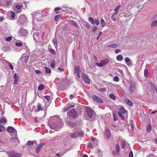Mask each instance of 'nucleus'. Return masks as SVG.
<instances>
[{
  "label": "nucleus",
  "instance_id": "39",
  "mask_svg": "<svg viewBox=\"0 0 157 157\" xmlns=\"http://www.w3.org/2000/svg\"><path fill=\"white\" fill-rule=\"evenodd\" d=\"M61 17L60 15H57L54 17V19L55 21H57Z\"/></svg>",
  "mask_w": 157,
  "mask_h": 157
},
{
  "label": "nucleus",
  "instance_id": "61",
  "mask_svg": "<svg viewBox=\"0 0 157 157\" xmlns=\"http://www.w3.org/2000/svg\"><path fill=\"white\" fill-rule=\"evenodd\" d=\"M75 75H77L78 78H79L80 77L79 72H78L77 73H74Z\"/></svg>",
  "mask_w": 157,
  "mask_h": 157
},
{
  "label": "nucleus",
  "instance_id": "11",
  "mask_svg": "<svg viewBox=\"0 0 157 157\" xmlns=\"http://www.w3.org/2000/svg\"><path fill=\"white\" fill-rule=\"evenodd\" d=\"M86 111L89 117L91 118L92 116V109L90 108H86Z\"/></svg>",
  "mask_w": 157,
  "mask_h": 157
},
{
  "label": "nucleus",
  "instance_id": "13",
  "mask_svg": "<svg viewBox=\"0 0 157 157\" xmlns=\"http://www.w3.org/2000/svg\"><path fill=\"white\" fill-rule=\"evenodd\" d=\"M19 21L21 23H24L26 21V17L24 15L21 16L19 18Z\"/></svg>",
  "mask_w": 157,
  "mask_h": 157
},
{
  "label": "nucleus",
  "instance_id": "21",
  "mask_svg": "<svg viewBox=\"0 0 157 157\" xmlns=\"http://www.w3.org/2000/svg\"><path fill=\"white\" fill-rule=\"evenodd\" d=\"M119 46V45L117 44H113L109 45L108 47L113 48H114L117 47Z\"/></svg>",
  "mask_w": 157,
  "mask_h": 157
},
{
  "label": "nucleus",
  "instance_id": "38",
  "mask_svg": "<svg viewBox=\"0 0 157 157\" xmlns=\"http://www.w3.org/2000/svg\"><path fill=\"white\" fill-rule=\"evenodd\" d=\"M117 59L118 60L121 61L123 59V57L122 55H119L117 56Z\"/></svg>",
  "mask_w": 157,
  "mask_h": 157
},
{
  "label": "nucleus",
  "instance_id": "48",
  "mask_svg": "<svg viewBox=\"0 0 157 157\" xmlns=\"http://www.w3.org/2000/svg\"><path fill=\"white\" fill-rule=\"evenodd\" d=\"M49 52L52 54L55 55V51L52 49H50L49 50Z\"/></svg>",
  "mask_w": 157,
  "mask_h": 157
},
{
  "label": "nucleus",
  "instance_id": "35",
  "mask_svg": "<svg viewBox=\"0 0 157 157\" xmlns=\"http://www.w3.org/2000/svg\"><path fill=\"white\" fill-rule=\"evenodd\" d=\"M45 86L44 85H40L38 87V90L40 91L44 89Z\"/></svg>",
  "mask_w": 157,
  "mask_h": 157
},
{
  "label": "nucleus",
  "instance_id": "62",
  "mask_svg": "<svg viewBox=\"0 0 157 157\" xmlns=\"http://www.w3.org/2000/svg\"><path fill=\"white\" fill-rule=\"evenodd\" d=\"M61 8H60L59 7H56L54 11L55 12H56L57 11H58V10H61Z\"/></svg>",
  "mask_w": 157,
  "mask_h": 157
},
{
  "label": "nucleus",
  "instance_id": "34",
  "mask_svg": "<svg viewBox=\"0 0 157 157\" xmlns=\"http://www.w3.org/2000/svg\"><path fill=\"white\" fill-rule=\"evenodd\" d=\"M6 6H8L12 4L11 0H6Z\"/></svg>",
  "mask_w": 157,
  "mask_h": 157
},
{
  "label": "nucleus",
  "instance_id": "18",
  "mask_svg": "<svg viewBox=\"0 0 157 157\" xmlns=\"http://www.w3.org/2000/svg\"><path fill=\"white\" fill-rule=\"evenodd\" d=\"M50 126L51 128L56 129L57 128V125L55 123H52L50 124Z\"/></svg>",
  "mask_w": 157,
  "mask_h": 157
},
{
  "label": "nucleus",
  "instance_id": "25",
  "mask_svg": "<svg viewBox=\"0 0 157 157\" xmlns=\"http://www.w3.org/2000/svg\"><path fill=\"white\" fill-rule=\"evenodd\" d=\"M80 68L78 66H76L75 67L74 69V73L79 72Z\"/></svg>",
  "mask_w": 157,
  "mask_h": 157
},
{
  "label": "nucleus",
  "instance_id": "28",
  "mask_svg": "<svg viewBox=\"0 0 157 157\" xmlns=\"http://www.w3.org/2000/svg\"><path fill=\"white\" fill-rule=\"evenodd\" d=\"M126 145V142L124 140H122L121 143V147L122 148H124Z\"/></svg>",
  "mask_w": 157,
  "mask_h": 157
},
{
  "label": "nucleus",
  "instance_id": "53",
  "mask_svg": "<svg viewBox=\"0 0 157 157\" xmlns=\"http://www.w3.org/2000/svg\"><path fill=\"white\" fill-rule=\"evenodd\" d=\"M121 6H117L114 9V10L115 12H117L119 10L120 7Z\"/></svg>",
  "mask_w": 157,
  "mask_h": 157
},
{
  "label": "nucleus",
  "instance_id": "59",
  "mask_svg": "<svg viewBox=\"0 0 157 157\" xmlns=\"http://www.w3.org/2000/svg\"><path fill=\"white\" fill-rule=\"evenodd\" d=\"M129 157H133V153L132 151H131L129 153Z\"/></svg>",
  "mask_w": 157,
  "mask_h": 157
},
{
  "label": "nucleus",
  "instance_id": "22",
  "mask_svg": "<svg viewBox=\"0 0 157 157\" xmlns=\"http://www.w3.org/2000/svg\"><path fill=\"white\" fill-rule=\"evenodd\" d=\"M39 35V33L37 32L35 33L33 35V36L34 40H36L37 39H38Z\"/></svg>",
  "mask_w": 157,
  "mask_h": 157
},
{
  "label": "nucleus",
  "instance_id": "32",
  "mask_svg": "<svg viewBox=\"0 0 157 157\" xmlns=\"http://www.w3.org/2000/svg\"><path fill=\"white\" fill-rule=\"evenodd\" d=\"M71 138H76L78 137V136L77 135V132L71 134Z\"/></svg>",
  "mask_w": 157,
  "mask_h": 157
},
{
  "label": "nucleus",
  "instance_id": "4",
  "mask_svg": "<svg viewBox=\"0 0 157 157\" xmlns=\"http://www.w3.org/2000/svg\"><path fill=\"white\" fill-rule=\"evenodd\" d=\"M21 156L20 154L12 151L9 153V156L10 157H20Z\"/></svg>",
  "mask_w": 157,
  "mask_h": 157
},
{
  "label": "nucleus",
  "instance_id": "16",
  "mask_svg": "<svg viewBox=\"0 0 157 157\" xmlns=\"http://www.w3.org/2000/svg\"><path fill=\"white\" fill-rule=\"evenodd\" d=\"M105 134L106 136L107 139H109L110 138V131L108 129H107L105 131Z\"/></svg>",
  "mask_w": 157,
  "mask_h": 157
},
{
  "label": "nucleus",
  "instance_id": "52",
  "mask_svg": "<svg viewBox=\"0 0 157 157\" xmlns=\"http://www.w3.org/2000/svg\"><path fill=\"white\" fill-rule=\"evenodd\" d=\"M88 147L90 149H93V146L92 144L90 143H89L88 144Z\"/></svg>",
  "mask_w": 157,
  "mask_h": 157
},
{
  "label": "nucleus",
  "instance_id": "1",
  "mask_svg": "<svg viewBox=\"0 0 157 157\" xmlns=\"http://www.w3.org/2000/svg\"><path fill=\"white\" fill-rule=\"evenodd\" d=\"M92 98L94 101L100 103H103V101L98 96L94 94H93L91 95Z\"/></svg>",
  "mask_w": 157,
  "mask_h": 157
},
{
  "label": "nucleus",
  "instance_id": "63",
  "mask_svg": "<svg viewBox=\"0 0 157 157\" xmlns=\"http://www.w3.org/2000/svg\"><path fill=\"white\" fill-rule=\"evenodd\" d=\"M121 52V50L119 49H116L115 51V53L117 54L119 52Z\"/></svg>",
  "mask_w": 157,
  "mask_h": 157
},
{
  "label": "nucleus",
  "instance_id": "36",
  "mask_svg": "<svg viewBox=\"0 0 157 157\" xmlns=\"http://www.w3.org/2000/svg\"><path fill=\"white\" fill-rule=\"evenodd\" d=\"M117 114L122 119V120H124L125 119V117L124 116L121 112H120L119 111H118L117 112Z\"/></svg>",
  "mask_w": 157,
  "mask_h": 157
},
{
  "label": "nucleus",
  "instance_id": "45",
  "mask_svg": "<svg viewBox=\"0 0 157 157\" xmlns=\"http://www.w3.org/2000/svg\"><path fill=\"white\" fill-rule=\"evenodd\" d=\"M151 127L150 125H148L147 126V130L148 132H150L151 130Z\"/></svg>",
  "mask_w": 157,
  "mask_h": 157
},
{
  "label": "nucleus",
  "instance_id": "30",
  "mask_svg": "<svg viewBox=\"0 0 157 157\" xmlns=\"http://www.w3.org/2000/svg\"><path fill=\"white\" fill-rule=\"evenodd\" d=\"M77 135L78 136L81 137H84V133L81 132H77Z\"/></svg>",
  "mask_w": 157,
  "mask_h": 157
},
{
  "label": "nucleus",
  "instance_id": "2",
  "mask_svg": "<svg viewBox=\"0 0 157 157\" xmlns=\"http://www.w3.org/2000/svg\"><path fill=\"white\" fill-rule=\"evenodd\" d=\"M136 85L135 82L131 81L130 83V85L129 87L131 93L134 92L136 91Z\"/></svg>",
  "mask_w": 157,
  "mask_h": 157
},
{
  "label": "nucleus",
  "instance_id": "55",
  "mask_svg": "<svg viewBox=\"0 0 157 157\" xmlns=\"http://www.w3.org/2000/svg\"><path fill=\"white\" fill-rule=\"evenodd\" d=\"M96 65L97 66H99V67H102V66H104L102 64L101 62L100 63H97Z\"/></svg>",
  "mask_w": 157,
  "mask_h": 157
},
{
  "label": "nucleus",
  "instance_id": "40",
  "mask_svg": "<svg viewBox=\"0 0 157 157\" xmlns=\"http://www.w3.org/2000/svg\"><path fill=\"white\" fill-rule=\"evenodd\" d=\"M42 110L43 109L41 108V105L39 103H38V105H37V112H38L40 110Z\"/></svg>",
  "mask_w": 157,
  "mask_h": 157
},
{
  "label": "nucleus",
  "instance_id": "51",
  "mask_svg": "<svg viewBox=\"0 0 157 157\" xmlns=\"http://www.w3.org/2000/svg\"><path fill=\"white\" fill-rule=\"evenodd\" d=\"M12 40V37L10 36H9L6 38V40L7 41H10Z\"/></svg>",
  "mask_w": 157,
  "mask_h": 157
},
{
  "label": "nucleus",
  "instance_id": "23",
  "mask_svg": "<svg viewBox=\"0 0 157 157\" xmlns=\"http://www.w3.org/2000/svg\"><path fill=\"white\" fill-rule=\"evenodd\" d=\"M101 62L102 63L103 65L104 66L108 63L109 59H105L101 61Z\"/></svg>",
  "mask_w": 157,
  "mask_h": 157
},
{
  "label": "nucleus",
  "instance_id": "3",
  "mask_svg": "<svg viewBox=\"0 0 157 157\" xmlns=\"http://www.w3.org/2000/svg\"><path fill=\"white\" fill-rule=\"evenodd\" d=\"M82 77L86 84H89L90 83V80L86 75L83 73L82 75Z\"/></svg>",
  "mask_w": 157,
  "mask_h": 157
},
{
  "label": "nucleus",
  "instance_id": "31",
  "mask_svg": "<svg viewBox=\"0 0 157 157\" xmlns=\"http://www.w3.org/2000/svg\"><path fill=\"white\" fill-rule=\"evenodd\" d=\"M44 68L45 69V71L46 73H50L51 72V70L49 67H44Z\"/></svg>",
  "mask_w": 157,
  "mask_h": 157
},
{
  "label": "nucleus",
  "instance_id": "10",
  "mask_svg": "<svg viewBox=\"0 0 157 157\" xmlns=\"http://www.w3.org/2000/svg\"><path fill=\"white\" fill-rule=\"evenodd\" d=\"M124 101L130 106L132 107L133 105V102L130 101L129 99L127 98H125L124 99Z\"/></svg>",
  "mask_w": 157,
  "mask_h": 157
},
{
  "label": "nucleus",
  "instance_id": "44",
  "mask_svg": "<svg viewBox=\"0 0 157 157\" xmlns=\"http://www.w3.org/2000/svg\"><path fill=\"white\" fill-rule=\"evenodd\" d=\"M113 120L114 121H117L118 120V118L116 114L113 113Z\"/></svg>",
  "mask_w": 157,
  "mask_h": 157
},
{
  "label": "nucleus",
  "instance_id": "56",
  "mask_svg": "<svg viewBox=\"0 0 157 157\" xmlns=\"http://www.w3.org/2000/svg\"><path fill=\"white\" fill-rule=\"evenodd\" d=\"M97 29V27L96 26H94L93 29V32L95 33Z\"/></svg>",
  "mask_w": 157,
  "mask_h": 157
},
{
  "label": "nucleus",
  "instance_id": "47",
  "mask_svg": "<svg viewBox=\"0 0 157 157\" xmlns=\"http://www.w3.org/2000/svg\"><path fill=\"white\" fill-rule=\"evenodd\" d=\"M33 144V142L31 141H29L27 143V144L29 146H31Z\"/></svg>",
  "mask_w": 157,
  "mask_h": 157
},
{
  "label": "nucleus",
  "instance_id": "37",
  "mask_svg": "<svg viewBox=\"0 0 157 157\" xmlns=\"http://www.w3.org/2000/svg\"><path fill=\"white\" fill-rule=\"evenodd\" d=\"M109 98L113 100H114L116 98V96L113 94H111L109 95Z\"/></svg>",
  "mask_w": 157,
  "mask_h": 157
},
{
  "label": "nucleus",
  "instance_id": "64",
  "mask_svg": "<svg viewBox=\"0 0 157 157\" xmlns=\"http://www.w3.org/2000/svg\"><path fill=\"white\" fill-rule=\"evenodd\" d=\"M127 65L128 66H131L132 65V63L130 61V62H128L127 63Z\"/></svg>",
  "mask_w": 157,
  "mask_h": 157
},
{
  "label": "nucleus",
  "instance_id": "12",
  "mask_svg": "<svg viewBox=\"0 0 157 157\" xmlns=\"http://www.w3.org/2000/svg\"><path fill=\"white\" fill-rule=\"evenodd\" d=\"M45 144V143H41L40 144L39 146H38L36 148V151L37 153L39 152L40 151L41 147Z\"/></svg>",
  "mask_w": 157,
  "mask_h": 157
},
{
  "label": "nucleus",
  "instance_id": "20",
  "mask_svg": "<svg viewBox=\"0 0 157 157\" xmlns=\"http://www.w3.org/2000/svg\"><path fill=\"white\" fill-rule=\"evenodd\" d=\"M56 64V61L55 60L53 59L51 60V66L52 68H54Z\"/></svg>",
  "mask_w": 157,
  "mask_h": 157
},
{
  "label": "nucleus",
  "instance_id": "14",
  "mask_svg": "<svg viewBox=\"0 0 157 157\" xmlns=\"http://www.w3.org/2000/svg\"><path fill=\"white\" fill-rule=\"evenodd\" d=\"M14 78V84L15 85L17 84L18 83V81L19 80V78L17 76V75L16 73H15L13 76Z\"/></svg>",
  "mask_w": 157,
  "mask_h": 157
},
{
  "label": "nucleus",
  "instance_id": "7",
  "mask_svg": "<svg viewBox=\"0 0 157 157\" xmlns=\"http://www.w3.org/2000/svg\"><path fill=\"white\" fill-rule=\"evenodd\" d=\"M89 19L92 25H94L95 23L96 25H98L99 24V22L98 20L96 19L94 20L92 17H90L89 18Z\"/></svg>",
  "mask_w": 157,
  "mask_h": 157
},
{
  "label": "nucleus",
  "instance_id": "54",
  "mask_svg": "<svg viewBox=\"0 0 157 157\" xmlns=\"http://www.w3.org/2000/svg\"><path fill=\"white\" fill-rule=\"evenodd\" d=\"M15 8L18 10H20L21 9V6L20 5L17 4L15 6Z\"/></svg>",
  "mask_w": 157,
  "mask_h": 157
},
{
  "label": "nucleus",
  "instance_id": "57",
  "mask_svg": "<svg viewBox=\"0 0 157 157\" xmlns=\"http://www.w3.org/2000/svg\"><path fill=\"white\" fill-rule=\"evenodd\" d=\"M9 67L12 70H13V67L11 63H9Z\"/></svg>",
  "mask_w": 157,
  "mask_h": 157
},
{
  "label": "nucleus",
  "instance_id": "43",
  "mask_svg": "<svg viewBox=\"0 0 157 157\" xmlns=\"http://www.w3.org/2000/svg\"><path fill=\"white\" fill-rule=\"evenodd\" d=\"M5 130V127L0 124V132H2Z\"/></svg>",
  "mask_w": 157,
  "mask_h": 157
},
{
  "label": "nucleus",
  "instance_id": "29",
  "mask_svg": "<svg viewBox=\"0 0 157 157\" xmlns=\"http://www.w3.org/2000/svg\"><path fill=\"white\" fill-rule=\"evenodd\" d=\"M11 140L12 142H18V143H19V141L18 140L17 137L12 138H11Z\"/></svg>",
  "mask_w": 157,
  "mask_h": 157
},
{
  "label": "nucleus",
  "instance_id": "17",
  "mask_svg": "<svg viewBox=\"0 0 157 157\" xmlns=\"http://www.w3.org/2000/svg\"><path fill=\"white\" fill-rule=\"evenodd\" d=\"M120 150V149L119 145L118 144H116V153L118 155H120V154L119 153V152Z\"/></svg>",
  "mask_w": 157,
  "mask_h": 157
},
{
  "label": "nucleus",
  "instance_id": "27",
  "mask_svg": "<svg viewBox=\"0 0 157 157\" xmlns=\"http://www.w3.org/2000/svg\"><path fill=\"white\" fill-rule=\"evenodd\" d=\"M157 25V21L154 20L153 21L151 24V26L152 27H155Z\"/></svg>",
  "mask_w": 157,
  "mask_h": 157
},
{
  "label": "nucleus",
  "instance_id": "5",
  "mask_svg": "<svg viewBox=\"0 0 157 157\" xmlns=\"http://www.w3.org/2000/svg\"><path fill=\"white\" fill-rule=\"evenodd\" d=\"M27 34V31L23 28H21L19 31V35L22 36H25Z\"/></svg>",
  "mask_w": 157,
  "mask_h": 157
},
{
  "label": "nucleus",
  "instance_id": "24",
  "mask_svg": "<svg viewBox=\"0 0 157 157\" xmlns=\"http://www.w3.org/2000/svg\"><path fill=\"white\" fill-rule=\"evenodd\" d=\"M119 110L120 111V112L122 113V114H125L126 113H127V111L125 110L123 107H121L120 109Z\"/></svg>",
  "mask_w": 157,
  "mask_h": 157
},
{
  "label": "nucleus",
  "instance_id": "19",
  "mask_svg": "<svg viewBox=\"0 0 157 157\" xmlns=\"http://www.w3.org/2000/svg\"><path fill=\"white\" fill-rule=\"evenodd\" d=\"M2 50L5 52H8L10 51V48L8 46H5L2 48Z\"/></svg>",
  "mask_w": 157,
  "mask_h": 157
},
{
  "label": "nucleus",
  "instance_id": "15",
  "mask_svg": "<svg viewBox=\"0 0 157 157\" xmlns=\"http://www.w3.org/2000/svg\"><path fill=\"white\" fill-rule=\"evenodd\" d=\"M62 81L63 83L67 85H69L70 84V80L67 79L66 78H64L63 79Z\"/></svg>",
  "mask_w": 157,
  "mask_h": 157
},
{
  "label": "nucleus",
  "instance_id": "50",
  "mask_svg": "<svg viewBox=\"0 0 157 157\" xmlns=\"http://www.w3.org/2000/svg\"><path fill=\"white\" fill-rule=\"evenodd\" d=\"M113 80L114 81L118 82L119 81V78L117 76H115L113 78Z\"/></svg>",
  "mask_w": 157,
  "mask_h": 157
},
{
  "label": "nucleus",
  "instance_id": "26",
  "mask_svg": "<svg viewBox=\"0 0 157 157\" xmlns=\"http://www.w3.org/2000/svg\"><path fill=\"white\" fill-rule=\"evenodd\" d=\"M52 42L56 48L57 47L58 45L57 43V40L56 38H55L54 39H53L52 40Z\"/></svg>",
  "mask_w": 157,
  "mask_h": 157
},
{
  "label": "nucleus",
  "instance_id": "49",
  "mask_svg": "<svg viewBox=\"0 0 157 157\" xmlns=\"http://www.w3.org/2000/svg\"><path fill=\"white\" fill-rule=\"evenodd\" d=\"M11 17L13 19H14L15 17V13L13 11H11Z\"/></svg>",
  "mask_w": 157,
  "mask_h": 157
},
{
  "label": "nucleus",
  "instance_id": "8",
  "mask_svg": "<svg viewBox=\"0 0 157 157\" xmlns=\"http://www.w3.org/2000/svg\"><path fill=\"white\" fill-rule=\"evenodd\" d=\"M6 131L9 132H17V131L15 129L12 127L9 126L6 128ZM16 135L17 136V133H15Z\"/></svg>",
  "mask_w": 157,
  "mask_h": 157
},
{
  "label": "nucleus",
  "instance_id": "33",
  "mask_svg": "<svg viewBox=\"0 0 157 157\" xmlns=\"http://www.w3.org/2000/svg\"><path fill=\"white\" fill-rule=\"evenodd\" d=\"M148 71L147 69L146 68L144 71V75L147 78L148 76Z\"/></svg>",
  "mask_w": 157,
  "mask_h": 157
},
{
  "label": "nucleus",
  "instance_id": "6",
  "mask_svg": "<svg viewBox=\"0 0 157 157\" xmlns=\"http://www.w3.org/2000/svg\"><path fill=\"white\" fill-rule=\"evenodd\" d=\"M69 115L73 118H75L77 115V112L74 109H72L69 112Z\"/></svg>",
  "mask_w": 157,
  "mask_h": 157
},
{
  "label": "nucleus",
  "instance_id": "60",
  "mask_svg": "<svg viewBox=\"0 0 157 157\" xmlns=\"http://www.w3.org/2000/svg\"><path fill=\"white\" fill-rule=\"evenodd\" d=\"M45 99H46L48 101L49 100L50 98V97L49 96H45L44 97Z\"/></svg>",
  "mask_w": 157,
  "mask_h": 157
},
{
  "label": "nucleus",
  "instance_id": "42",
  "mask_svg": "<svg viewBox=\"0 0 157 157\" xmlns=\"http://www.w3.org/2000/svg\"><path fill=\"white\" fill-rule=\"evenodd\" d=\"M7 122V120L6 119L2 118L0 120V123H5Z\"/></svg>",
  "mask_w": 157,
  "mask_h": 157
},
{
  "label": "nucleus",
  "instance_id": "46",
  "mask_svg": "<svg viewBox=\"0 0 157 157\" xmlns=\"http://www.w3.org/2000/svg\"><path fill=\"white\" fill-rule=\"evenodd\" d=\"M23 44L21 43L16 42L15 45L18 47H20Z\"/></svg>",
  "mask_w": 157,
  "mask_h": 157
},
{
  "label": "nucleus",
  "instance_id": "41",
  "mask_svg": "<svg viewBox=\"0 0 157 157\" xmlns=\"http://www.w3.org/2000/svg\"><path fill=\"white\" fill-rule=\"evenodd\" d=\"M101 22L102 27H104L105 25V23L103 19H102L101 20Z\"/></svg>",
  "mask_w": 157,
  "mask_h": 157
},
{
  "label": "nucleus",
  "instance_id": "58",
  "mask_svg": "<svg viewBox=\"0 0 157 157\" xmlns=\"http://www.w3.org/2000/svg\"><path fill=\"white\" fill-rule=\"evenodd\" d=\"M125 61L126 62L128 63V62H130V60L128 57H126L125 59Z\"/></svg>",
  "mask_w": 157,
  "mask_h": 157
},
{
  "label": "nucleus",
  "instance_id": "9",
  "mask_svg": "<svg viewBox=\"0 0 157 157\" xmlns=\"http://www.w3.org/2000/svg\"><path fill=\"white\" fill-rule=\"evenodd\" d=\"M66 123L68 125L71 127H73L75 126L76 124L75 123L72 122L70 121H66Z\"/></svg>",
  "mask_w": 157,
  "mask_h": 157
}]
</instances>
